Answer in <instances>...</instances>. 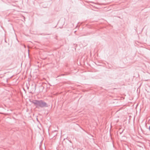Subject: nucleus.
<instances>
[{"label":"nucleus","instance_id":"obj_1","mask_svg":"<svg viewBox=\"0 0 150 150\" xmlns=\"http://www.w3.org/2000/svg\"><path fill=\"white\" fill-rule=\"evenodd\" d=\"M34 103L37 105V107H46L47 104L46 103L42 100H35Z\"/></svg>","mask_w":150,"mask_h":150}]
</instances>
